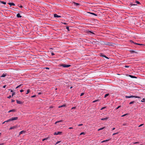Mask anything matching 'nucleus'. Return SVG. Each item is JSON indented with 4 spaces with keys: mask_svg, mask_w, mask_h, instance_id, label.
I'll return each mask as SVG.
<instances>
[{
    "mask_svg": "<svg viewBox=\"0 0 145 145\" xmlns=\"http://www.w3.org/2000/svg\"><path fill=\"white\" fill-rule=\"evenodd\" d=\"M125 97L126 98H133V97H135V98H140V97L136 96H133V95H131V96H125Z\"/></svg>",
    "mask_w": 145,
    "mask_h": 145,
    "instance_id": "f257e3e1",
    "label": "nucleus"
},
{
    "mask_svg": "<svg viewBox=\"0 0 145 145\" xmlns=\"http://www.w3.org/2000/svg\"><path fill=\"white\" fill-rule=\"evenodd\" d=\"M18 119V117H12L11 118H10L9 120H8V122L12 121L17 120Z\"/></svg>",
    "mask_w": 145,
    "mask_h": 145,
    "instance_id": "f03ea898",
    "label": "nucleus"
},
{
    "mask_svg": "<svg viewBox=\"0 0 145 145\" xmlns=\"http://www.w3.org/2000/svg\"><path fill=\"white\" fill-rule=\"evenodd\" d=\"M130 42L131 43H133L134 44H135V45H140V46H143L144 45V44H138V43H135L132 40H130Z\"/></svg>",
    "mask_w": 145,
    "mask_h": 145,
    "instance_id": "7ed1b4c3",
    "label": "nucleus"
},
{
    "mask_svg": "<svg viewBox=\"0 0 145 145\" xmlns=\"http://www.w3.org/2000/svg\"><path fill=\"white\" fill-rule=\"evenodd\" d=\"M61 66L63 67H69L71 66L70 65H66L65 64H62L60 65Z\"/></svg>",
    "mask_w": 145,
    "mask_h": 145,
    "instance_id": "20e7f679",
    "label": "nucleus"
},
{
    "mask_svg": "<svg viewBox=\"0 0 145 145\" xmlns=\"http://www.w3.org/2000/svg\"><path fill=\"white\" fill-rule=\"evenodd\" d=\"M18 128V126L16 125L13 127H11L9 129V130L12 129H17Z\"/></svg>",
    "mask_w": 145,
    "mask_h": 145,
    "instance_id": "39448f33",
    "label": "nucleus"
},
{
    "mask_svg": "<svg viewBox=\"0 0 145 145\" xmlns=\"http://www.w3.org/2000/svg\"><path fill=\"white\" fill-rule=\"evenodd\" d=\"M62 132H55L54 133V135H61L62 133Z\"/></svg>",
    "mask_w": 145,
    "mask_h": 145,
    "instance_id": "423d86ee",
    "label": "nucleus"
},
{
    "mask_svg": "<svg viewBox=\"0 0 145 145\" xmlns=\"http://www.w3.org/2000/svg\"><path fill=\"white\" fill-rule=\"evenodd\" d=\"M73 3L77 7H79V6H81V5L78 3H76L75 2H73Z\"/></svg>",
    "mask_w": 145,
    "mask_h": 145,
    "instance_id": "0eeeda50",
    "label": "nucleus"
},
{
    "mask_svg": "<svg viewBox=\"0 0 145 145\" xmlns=\"http://www.w3.org/2000/svg\"><path fill=\"white\" fill-rule=\"evenodd\" d=\"M54 17L55 18H60L61 17V16L58 15L56 14H54Z\"/></svg>",
    "mask_w": 145,
    "mask_h": 145,
    "instance_id": "6e6552de",
    "label": "nucleus"
},
{
    "mask_svg": "<svg viewBox=\"0 0 145 145\" xmlns=\"http://www.w3.org/2000/svg\"><path fill=\"white\" fill-rule=\"evenodd\" d=\"M109 118L108 117H106L105 118H102L101 119L102 120H107Z\"/></svg>",
    "mask_w": 145,
    "mask_h": 145,
    "instance_id": "1a4fd4ad",
    "label": "nucleus"
},
{
    "mask_svg": "<svg viewBox=\"0 0 145 145\" xmlns=\"http://www.w3.org/2000/svg\"><path fill=\"white\" fill-rule=\"evenodd\" d=\"M16 111V110L15 109H12L8 111V113H10L11 112H15Z\"/></svg>",
    "mask_w": 145,
    "mask_h": 145,
    "instance_id": "9d476101",
    "label": "nucleus"
},
{
    "mask_svg": "<svg viewBox=\"0 0 145 145\" xmlns=\"http://www.w3.org/2000/svg\"><path fill=\"white\" fill-rule=\"evenodd\" d=\"M66 105L65 104H64L60 106H58V108H60L63 107H66Z\"/></svg>",
    "mask_w": 145,
    "mask_h": 145,
    "instance_id": "9b49d317",
    "label": "nucleus"
},
{
    "mask_svg": "<svg viewBox=\"0 0 145 145\" xmlns=\"http://www.w3.org/2000/svg\"><path fill=\"white\" fill-rule=\"evenodd\" d=\"M16 102H17V104H22V102L20 101H18V100H16Z\"/></svg>",
    "mask_w": 145,
    "mask_h": 145,
    "instance_id": "f8f14e48",
    "label": "nucleus"
},
{
    "mask_svg": "<svg viewBox=\"0 0 145 145\" xmlns=\"http://www.w3.org/2000/svg\"><path fill=\"white\" fill-rule=\"evenodd\" d=\"M25 131H20L19 133V135H21L23 133H25Z\"/></svg>",
    "mask_w": 145,
    "mask_h": 145,
    "instance_id": "ddd939ff",
    "label": "nucleus"
},
{
    "mask_svg": "<svg viewBox=\"0 0 145 145\" xmlns=\"http://www.w3.org/2000/svg\"><path fill=\"white\" fill-rule=\"evenodd\" d=\"M100 56H102V57H106V58H108L105 55H104L103 54H101V55Z\"/></svg>",
    "mask_w": 145,
    "mask_h": 145,
    "instance_id": "4468645a",
    "label": "nucleus"
},
{
    "mask_svg": "<svg viewBox=\"0 0 145 145\" xmlns=\"http://www.w3.org/2000/svg\"><path fill=\"white\" fill-rule=\"evenodd\" d=\"M17 17L18 18H21V17L22 16H21L20 15V14L19 13H18L17 14Z\"/></svg>",
    "mask_w": 145,
    "mask_h": 145,
    "instance_id": "2eb2a0df",
    "label": "nucleus"
},
{
    "mask_svg": "<svg viewBox=\"0 0 145 145\" xmlns=\"http://www.w3.org/2000/svg\"><path fill=\"white\" fill-rule=\"evenodd\" d=\"M7 75V74H3L1 76V77H5Z\"/></svg>",
    "mask_w": 145,
    "mask_h": 145,
    "instance_id": "dca6fc26",
    "label": "nucleus"
},
{
    "mask_svg": "<svg viewBox=\"0 0 145 145\" xmlns=\"http://www.w3.org/2000/svg\"><path fill=\"white\" fill-rule=\"evenodd\" d=\"M129 76L131 77V78H136V77L135 76H132V75H129Z\"/></svg>",
    "mask_w": 145,
    "mask_h": 145,
    "instance_id": "f3484780",
    "label": "nucleus"
},
{
    "mask_svg": "<svg viewBox=\"0 0 145 145\" xmlns=\"http://www.w3.org/2000/svg\"><path fill=\"white\" fill-rule=\"evenodd\" d=\"M10 6L11 5H14L15 4L13 3H8Z\"/></svg>",
    "mask_w": 145,
    "mask_h": 145,
    "instance_id": "a211bd4d",
    "label": "nucleus"
},
{
    "mask_svg": "<svg viewBox=\"0 0 145 145\" xmlns=\"http://www.w3.org/2000/svg\"><path fill=\"white\" fill-rule=\"evenodd\" d=\"M109 140H103L102 141H101V143H103V142H108V141H109Z\"/></svg>",
    "mask_w": 145,
    "mask_h": 145,
    "instance_id": "6ab92c4d",
    "label": "nucleus"
},
{
    "mask_svg": "<svg viewBox=\"0 0 145 145\" xmlns=\"http://www.w3.org/2000/svg\"><path fill=\"white\" fill-rule=\"evenodd\" d=\"M123 126H127L128 125H129V124L128 123H124L123 124Z\"/></svg>",
    "mask_w": 145,
    "mask_h": 145,
    "instance_id": "aec40b11",
    "label": "nucleus"
},
{
    "mask_svg": "<svg viewBox=\"0 0 145 145\" xmlns=\"http://www.w3.org/2000/svg\"><path fill=\"white\" fill-rule=\"evenodd\" d=\"M62 122V120L57 121H56V122L55 124H56V123H58L61 122Z\"/></svg>",
    "mask_w": 145,
    "mask_h": 145,
    "instance_id": "412c9836",
    "label": "nucleus"
},
{
    "mask_svg": "<svg viewBox=\"0 0 145 145\" xmlns=\"http://www.w3.org/2000/svg\"><path fill=\"white\" fill-rule=\"evenodd\" d=\"M105 128V127H102V128H100V129H98V131H99L100 130H102L103 129H104Z\"/></svg>",
    "mask_w": 145,
    "mask_h": 145,
    "instance_id": "4be33fe9",
    "label": "nucleus"
},
{
    "mask_svg": "<svg viewBox=\"0 0 145 145\" xmlns=\"http://www.w3.org/2000/svg\"><path fill=\"white\" fill-rule=\"evenodd\" d=\"M109 95V94L108 93H107V94H106L105 95V97H104L105 98V97H107Z\"/></svg>",
    "mask_w": 145,
    "mask_h": 145,
    "instance_id": "5701e85b",
    "label": "nucleus"
},
{
    "mask_svg": "<svg viewBox=\"0 0 145 145\" xmlns=\"http://www.w3.org/2000/svg\"><path fill=\"white\" fill-rule=\"evenodd\" d=\"M0 2L1 3H2L4 4H6V3L5 2H4V1H0Z\"/></svg>",
    "mask_w": 145,
    "mask_h": 145,
    "instance_id": "b1692460",
    "label": "nucleus"
},
{
    "mask_svg": "<svg viewBox=\"0 0 145 145\" xmlns=\"http://www.w3.org/2000/svg\"><path fill=\"white\" fill-rule=\"evenodd\" d=\"M90 14H92L93 15H94L95 16H97V14H95L94 13H90Z\"/></svg>",
    "mask_w": 145,
    "mask_h": 145,
    "instance_id": "393cba45",
    "label": "nucleus"
},
{
    "mask_svg": "<svg viewBox=\"0 0 145 145\" xmlns=\"http://www.w3.org/2000/svg\"><path fill=\"white\" fill-rule=\"evenodd\" d=\"M61 142V141H57V142H56V144H55V145H56L57 144H58V143H59L60 142Z\"/></svg>",
    "mask_w": 145,
    "mask_h": 145,
    "instance_id": "a878e982",
    "label": "nucleus"
},
{
    "mask_svg": "<svg viewBox=\"0 0 145 145\" xmlns=\"http://www.w3.org/2000/svg\"><path fill=\"white\" fill-rule=\"evenodd\" d=\"M130 52L132 54H133V53H134L135 52V51H133V50L130 51Z\"/></svg>",
    "mask_w": 145,
    "mask_h": 145,
    "instance_id": "bb28decb",
    "label": "nucleus"
},
{
    "mask_svg": "<svg viewBox=\"0 0 145 145\" xmlns=\"http://www.w3.org/2000/svg\"><path fill=\"white\" fill-rule=\"evenodd\" d=\"M48 138H44V139H43L42 140V141H44V140H47Z\"/></svg>",
    "mask_w": 145,
    "mask_h": 145,
    "instance_id": "cd10ccee",
    "label": "nucleus"
},
{
    "mask_svg": "<svg viewBox=\"0 0 145 145\" xmlns=\"http://www.w3.org/2000/svg\"><path fill=\"white\" fill-rule=\"evenodd\" d=\"M85 133H84V132H82L80 134V135H85Z\"/></svg>",
    "mask_w": 145,
    "mask_h": 145,
    "instance_id": "c85d7f7f",
    "label": "nucleus"
},
{
    "mask_svg": "<svg viewBox=\"0 0 145 145\" xmlns=\"http://www.w3.org/2000/svg\"><path fill=\"white\" fill-rule=\"evenodd\" d=\"M135 102L134 101H133L130 102L129 103V104H131L134 103Z\"/></svg>",
    "mask_w": 145,
    "mask_h": 145,
    "instance_id": "c756f323",
    "label": "nucleus"
},
{
    "mask_svg": "<svg viewBox=\"0 0 145 145\" xmlns=\"http://www.w3.org/2000/svg\"><path fill=\"white\" fill-rule=\"evenodd\" d=\"M30 92V90L29 89H28L27 91V92L26 93V94Z\"/></svg>",
    "mask_w": 145,
    "mask_h": 145,
    "instance_id": "7c9ffc66",
    "label": "nucleus"
},
{
    "mask_svg": "<svg viewBox=\"0 0 145 145\" xmlns=\"http://www.w3.org/2000/svg\"><path fill=\"white\" fill-rule=\"evenodd\" d=\"M15 94V92L12 93V97Z\"/></svg>",
    "mask_w": 145,
    "mask_h": 145,
    "instance_id": "2f4dec72",
    "label": "nucleus"
},
{
    "mask_svg": "<svg viewBox=\"0 0 145 145\" xmlns=\"http://www.w3.org/2000/svg\"><path fill=\"white\" fill-rule=\"evenodd\" d=\"M118 132H117V133H114L112 135H117V134H118Z\"/></svg>",
    "mask_w": 145,
    "mask_h": 145,
    "instance_id": "473e14b6",
    "label": "nucleus"
},
{
    "mask_svg": "<svg viewBox=\"0 0 145 145\" xmlns=\"http://www.w3.org/2000/svg\"><path fill=\"white\" fill-rule=\"evenodd\" d=\"M145 100V99L144 98H143L142 99V100H141V102H144Z\"/></svg>",
    "mask_w": 145,
    "mask_h": 145,
    "instance_id": "72a5a7b5",
    "label": "nucleus"
},
{
    "mask_svg": "<svg viewBox=\"0 0 145 145\" xmlns=\"http://www.w3.org/2000/svg\"><path fill=\"white\" fill-rule=\"evenodd\" d=\"M128 114H124L123 115H122L121 116V117H123V116H125L126 115H127Z\"/></svg>",
    "mask_w": 145,
    "mask_h": 145,
    "instance_id": "f704fd0d",
    "label": "nucleus"
},
{
    "mask_svg": "<svg viewBox=\"0 0 145 145\" xmlns=\"http://www.w3.org/2000/svg\"><path fill=\"white\" fill-rule=\"evenodd\" d=\"M22 85V84H20V85L18 86H17L16 87V88H19V87H20Z\"/></svg>",
    "mask_w": 145,
    "mask_h": 145,
    "instance_id": "c9c22d12",
    "label": "nucleus"
},
{
    "mask_svg": "<svg viewBox=\"0 0 145 145\" xmlns=\"http://www.w3.org/2000/svg\"><path fill=\"white\" fill-rule=\"evenodd\" d=\"M84 94V93H82L80 95V96H82V95H83Z\"/></svg>",
    "mask_w": 145,
    "mask_h": 145,
    "instance_id": "e433bc0d",
    "label": "nucleus"
},
{
    "mask_svg": "<svg viewBox=\"0 0 145 145\" xmlns=\"http://www.w3.org/2000/svg\"><path fill=\"white\" fill-rule=\"evenodd\" d=\"M135 3L138 4L140 3V2L138 1H136Z\"/></svg>",
    "mask_w": 145,
    "mask_h": 145,
    "instance_id": "4c0bfd02",
    "label": "nucleus"
},
{
    "mask_svg": "<svg viewBox=\"0 0 145 145\" xmlns=\"http://www.w3.org/2000/svg\"><path fill=\"white\" fill-rule=\"evenodd\" d=\"M11 97L12 96L11 95H9L7 97V98L8 99H10L11 98Z\"/></svg>",
    "mask_w": 145,
    "mask_h": 145,
    "instance_id": "58836bf2",
    "label": "nucleus"
},
{
    "mask_svg": "<svg viewBox=\"0 0 145 145\" xmlns=\"http://www.w3.org/2000/svg\"><path fill=\"white\" fill-rule=\"evenodd\" d=\"M133 144H138V143H139V142H133Z\"/></svg>",
    "mask_w": 145,
    "mask_h": 145,
    "instance_id": "ea45409f",
    "label": "nucleus"
},
{
    "mask_svg": "<svg viewBox=\"0 0 145 145\" xmlns=\"http://www.w3.org/2000/svg\"><path fill=\"white\" fill-rule=\"evenodd\" d=\"M106 108V107H102L101 109V110H102L103 109H104L105 108Z\"/></svg>",
    "mask_w": 145,
    "mask_h": 145,
    "instance_id": "a19ab883",
    "label": "nucleus"
},
{
    "mask_svg": "<svg viewBox=\"0 0 145 145\" xmlns=\"http://www.w3.org/2000/svg\"><path fill=\"white\" fill-rule=\"evenodd\" d=\"M98 101V100H95L93 101V103H95Z\"/></svg>",
    "mask_w": 145,
    "mask_h": 145,
    "instance_id": "79ce46f5",
    "label": "nucleus"
},
{
    "mask_svg": "<svg viewBox=\"0 0 145 145\" xmlns=\"http://www.w3.org/2000/svg\"><path fill=\"white\" fill-rule=\"evenodd\" d=\"M106 44L107 45H110L111 44L110 43H108Z\"/></svg>",
    "mask_w": 145,
    "mask_h": 145,
    "instance_id": "37998d69",
    "label": "nucleus"
},
{
    "mask_svg": "<svg viewBox=\"0 0 145 145\" xmlns=\"http://www.w3.org/2000/svg\"><path fill=\"white\" fill-rule=\"evenodd\" d=\"M76 108V107H73L71 108V109H75Z\"/></svg>",
    "mask_w": 145,
    "mask_h": 145,
    "instance_id": "c03bdc74",
    "label": "nucleus"
},
{
    "mask_svg": "<svg viewBox=\"0 0 145 145\" xmlns=\"http://www.w3.org/2000/svg\"><path fill=\"white\" fill-rule=\"evenodd\" d=\"M66 29H67L68 31H69V28L67 26L66 27Z\"/></svg>",
    "mask_w": 145,
    "mask_h": 145,
    "instance_id": "a18cd8bd",
    "label": "nucleus"
},
{
    "mask_svg": "<svg viewBox=\"0 0 145 145\" xmlns=\"http://www.w3.org/2000/svg\"><path fill=\"white\" fill-rule=\"evenodd\" d=\"M36 96L35 95H33V96H31V97L32 98H33V97H36Z\"/></svg>",
    "mask_w": 145,
    "mask_h": 145,
    "instance_id": "49530a36",
    "label": "nucleus"
},
{
    "mask_svg": "<svg viewBox=\"0 0 145 145\" xmlns=\"http://www.w3.org/2000/svg\"><path fill=\"white\" fill-rule=\"evenodd\" d=\"M15 101V100L13 99H12L11 100V102L13 103Z\"/></svg>",
    "mask_w": 145,
    "mask_h": 145,
    "instance_id": "de8ad7c7",
    "label": "nucleus"
},
{
    "mask_svg": "<svg viewBox=\"0 0 145 145\" xmlns=\"http://www.w3.org/2000/svg\"><path fill=\"white\" fill-rule=\"evenodd\" d=\"M121 106H118L116 108V109H118V108H120V107Z\"/></svg>",
    "mask_w": 145,
    "mask_h": 145,
    "instance_id": "09e8293b",
    "label": "nucleus"
},
{
    "mask_svg": "<svg viewBox=\"0 0 145 145\" xmlns=\"http://www.w3.org/2000/svg\"><path fill=\"white\" fill-rule=\"evenodd\" d=\"M24 91V90L23 89H21L20 91V92H22Z\"/></svg>",
    "mask_w": 145,
    "mask_h": 145,
    "instance_id": "8fccbe9b",
    "label": "nucleus"
},
{
    "mask_svg": "<svg viewBox=\"0 0 145 145\" xmlns=\"http://www.w3.org/2000/svg\"><path fill=\"white\" fill-rule=\"evenodd\" d=\"M51 53L52 56H54V53L53 52H52Z\"/></svg>",
    "mask_w": 145,
    "mask_h": 145,
    "instance_id": "3c124183",
    "label": "nucleus"
},
{
    "mask_svg": "<svg viewBox=\"0 0 145 145\" xmlns=\"http://www.w3.org/2000/svg\"><path fill=\"white\" fill-rule=\"evenodd\" d=\"M9 90H10V92H13V90H12V89H9Z\"/></svg>",
    "mask_w": 145,
    "mask_h": 145,
    "instance_id": "603ef678",
    "label": "nucleus"
},
{
    "mask_svg": "<svg viewBox=\"0 0 145 145\" xmlns=\"http://www.w3.org/2000/svg\"><path fill=\"white\" fill-rule=\"evenodd\" d=\"M19 7L20 8H23V7L22 5H20L19 6Z\"/></svg>",
    "mask_w": 145,
    "mask_h": 145,
    "instance_id": "864d4df0",
    "label": "nucleus"
},
{
    "mask_svg": "<svg viewBox=\"0 0 145 145\" xmlns=\"http://www.w3.org/2000/svg\"><path fill=\"white\" fill-rule=\"evenodd\" d=\"M83 125V124H79V125H78V126H82Z\"/></svg>",
    "mask_w": 145,
    "mask_h": 145,
    "instance_id": "5fc2aeb1",
    "label": "nucleus"
},
{
    "mask_svg": "<svg viewBox=\"0 0 145 145\" xmlns=\"http://www.w3.org/2000/svg\"><path fill=\"white\" fill-rule=\"evenodd\" d=\"M144 124H141L138 126V127H140L143 125Z\"/></svg>",
    "mask_w": 145,
    "mask_h": 145,
    "instance_id": "6e6d98bb",
    "label": "nucleus"
},
{
    "mask_svg": "<svg viewBox=\"0 0 145 145\" xmlns=\"http://www.w3.org/2000/svg\"><path fill=\"white\" fill-rule=\"evenodd\" d=\"M129 67V66H127V65H125V67H127V68H128Z\"/></svg>",
    "mask_w": 145,
    "mask_h": 145,
    "instance_id": "4d7b16f0",
    "label": "nucleus"
},
{
    "mask_svg": "<svg viewBox=\"0 0 145 145\" xmlns=\"http://www.w3.org/2000/svg\"><path fill=\"white\" fill-rule=\"evenodd\" d=\"M89 32L90 33H91L94 34V33L93 32H91V31H89Z\"/></svg>",
    "mask_w": 145,
    "mask_h": 145,
    "instance_id": "13d9d810",
    "label": "nucleus"
},
{
    "mask_svg": "<svg viewBox=\"0 0 145 145\" xmlns=\"http://www.w3.org/2000/svg\"><path fill=\"white\" fill-rule=\"evenodd\" d=\"M4 145V143H3L0 144V145Z\"/></svg>",
    "mask_w": 145,
    "mask_h": 145,
    "instance_id": "bf43d9fd",
    "label": "nucleus"
},
{
    "mask_svg": "<svg viewBox=\"0 0 145 145\" xmlns=\"http://www.w3.org/2000/svg\"><path fill=\"white\" fill-rule=\"evenodd\" d=\"M63 24H65V25H66L67 24L65 22H63Z\"/></svg>",
    "mask_w": 145,
    "mask_h": 145,
    "instance_id": "052dcab7",
    "label": "nucleus"
},
{
    "mask_svg": "<svg viewBox=\"0 0 145 145\" xmlns=\"http://www.w3.org/2000/svg\"><path fill=\"white\" fill-rule=\"evenodd\" d=\"M69 129H73V128L72 127H70L69 128Z\"/></svg>",
    "mask_w": 145,
    "mask_h": 145,
    "instance_id": "680f3d73",
    "label": "nucleus"
},
{
    "mask_svg": "<svg viewBox=\"0 0 145 145\" xmlns=\"http://www.w3.org/2000/svg\"><path fill=\"white\" fill-rule=\"evenodd\" d=\"M45 68L46 69H49V68H48V67H46Z\"/></svg>",
    "mask_w": 145,
    "mask_h": 145,
    "instance_id": "e2e57ef3",
    "label": "nucleus"
},
{
    "mask_svg": "<svg viewBox=\"0 0 145 145\" xmlns=\"http://www.w3.org/2000/svg\"><path fill=\"white\" fill-rule=\"evenodd\" d=\"M6 85H5L3 86V87L4 88H5L6 87Z\"/></svg>",
    "mask_w": 145,
    "mask_h": 145,
    "instance_id": "0e129e2a",
    "label": "nucleus"
},
{
    "mask_svg": "<svg viewBox=\"0 0 145 145\" xmlns=\"http://www.w3.org/2000/svg\"><path fill=\"white\" fill-rule=\"evenodd\" d=\"M50 108H53V106H51L50 107Z\"/></svg>",
    "mask_w": 145,
    "mask_h": 145,
    "instance_id": "69168bd1",
    "label": "nucleus"
},
{
    "mask_svg": "<svg viewBox=\"0 0 145 145\" xmlns=\"http://www.w3.org/2000/svg\"><path fill=\"white\" fill-rule=\"evenodd\" d=\"M41 94V92H39V93H38V94L39 95H40V94Z\"/></svg>",
    "mask_w": 145,
    "mask_h": 145,
    "instance_id": "338daca9",
    "label": "nucleus"
},
{
    "mask_svg": "<svg viewBox=\"0 0 145 145\" xmlns=\"http://www.w3.org/2000/svg\"><path fill=\"white\" fill-rule=\"evenodd\" d=\"M115 129V128H113L112 129V130H114Z\"/></svg>",
    "mask_w": 145,
    "mask_h": 145,
    "instance_id": "774afa93",
    "label": "nucleus"
}]
</instances>
